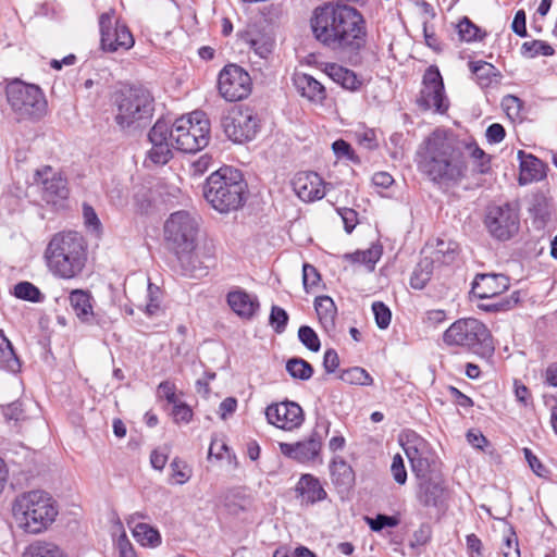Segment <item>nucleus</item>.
Returning <instances> with one entry per match:
<instances>
[{
    "instance_id": "16",
    "label": "nucleus",
    "mask_w": 557,
    "mask_h": 557,
    "mask_svg": "<svg viewBox=\"0 0 557 557\" xmlns=\"http://www.w3.org/2000/svg\"><path fill=\"white\" fill-rule=\"evenodd\" d=\"M218 88L226 101H239L250 94V76L240 66L228 64L219 74Z\"/></svg>"
},
{
    "instance_id": "4",
    "label": "nucleus",
    "mask_w": 557,
    "mask_h": 557,
    "mask_svg": "<svg viewBox=\"0 0 557 557\" xmlns=\"http://www.w3.org/2000/svg\"><path fill=\"white\" fill-rule=\"evenodd\" d=\"M416 479V498L423 507L440 508L448 499V488L441 471V462L430 444L413 436L404 445Z\"/></svg>"
},
{
    "instance_id": "28",
    "label": "nucleus",
    "mask_w": 557,
    "mask_h": 557,
    "mask_svg": "<svg viewBox=\"0 0 557 557\" xmlns=\"http://www.w3.org/2000/svg\"><path fill=\"white\" fill-rule=\"evenodd\" d=\"M469 67L481 88L498 85L503 77L499 70L486 61H470Z\"/></svg>"
},
{
    "instance_id": "54",
    "label": "nucleus",
    "mask_w": 557,
    "mask_h": 557,
    "mask_svg": "<svg viewBox=\"0 0 557 557\" xmlns=\"http://www.w3.org/2000/svg\"><path fill=\"white\" fill-rule=\"evenodd\" d=\"M172 414L176 423H188L193 419V410L185 403L176 401L175 404H173Z\"/></svg>"
},
{
    "instance_id": "47",
    "label": "nucleus",
    "mask_w": 557,
    "mask_h": 557,
    "mask_svg": "<svg viewBox=\"0 0 557 557\" xmlns=\"http://www.w3.org/2000/svg\"><path fill=\"white\" fill-rule=\"evenodd\" d=\"M269 322L276 333H283L288 322V314L283 308L272 306Z\"/></svg>"
},
{
    "instance_id": "44",
    "label": "nucleus",
    "mask_w": 557,
    "mask_h": 557,
    "mask_svg": "<svg viewBox=\"0 0 557 557\" xmlns=\"http://www.w3.org/2000/svg\"><path fill=\"white\" fill-rule=\"evenodd\" d=\"M0 367L13 373L20 371L21 362L12 345L1 348Z\"/></svg>"
},
{
    "instance_id": "18",
    "label": "nucleus",
    "mask_w": 557,
    "mask_h": 557,
    "mask_svg": "<svg viewBox=\"0 0 557 557\" xmlns=\"http://www.w3.org/2000/svg\"><path fill=\"white\" fill-rule=\"evenodd\" d=\"M265 417L269 423L283 430H294L304 422L302 409L294 401H283L268 406Z\"/></svg>"
},
{
    "instance_id": "33",
    "label": "nucleus",
    "mask_w": 557,
    "mask_h": 557,
    "mask_svg": "<svg viewBox=\"0 0 557 557\" xmlns=\"http://www.w3.org/2000/svg\"><path fill=\"white\" fill-rule=\"evenodd\" d=\"M23 557H66L63 550L51 542L36 541L25 549Z\"/></svg>"
},
{
    "instance_id": "27",
    "label": "nucleus",
    "mask_w": 557,
    "mask_h": 557,
    "mask_svg": "<svg viewBox=\"0 0 557 557\" xmlns=\"http://www.w3.org/2000/svg\"><path fill=\"white\" fill-rule=\"evenodd\" d=\"M92 300L91 294L87 290L74 289L70 293L71 308L83 323H90L94 319Z\"/></svg>"
},
{
    "instance_id": "29",
    "label": "nucleus",
    "mask_w": 557,
    "mask_h": 557,
    "mask_svg": "<svg viewBox=\"0 0 557 557\" xmlns=\"http://www.w3.org/2000/svg\"><path fill=\"white\" fill-rule=\"evenodd\" d=\"M314 309L323 329L326 332L334 331L337 308L333 299L329 296L317 297L314 300Z\"/></svg>"
},
{
    "instance_id": "13",
    "label": "nucleus",
    "mask_w": 557,
    "mask_h": 557,
    "mask_svg": "<svg viewBox=\"0 0 557 557\" xmlns=\"http://www.w3.org/2000/svg\"><path fill=\"white\" fill-rule=\"evenodd\" d=\"M484 223L494 238L508 240L519 231V213L509 202L493 205L487 208Z\"/></svg>"
},
{
    "instance_id": "41",
    "label": "nucleus",
    "mask_w": 557,
    "mask_h": 557,
    "mask_svg": "<svg viewBox=\"0 0 557 557\" xmlns=\"http://www.w3.org/2000/svg\"><path fill=\"white\" fill-rule=\"evenodd\" d=\"M171 126L164 120H158L148 133L150 144H171Z\"/></svg>"
},
{
    "instance_id": "60",
    "label": "nucleus",
    "mask_w": 557,
    "mask_h": 557,
    "mask_svg": "<svg viewBox=\"0 0 557 557\" xmlns=\"http://www.w3.org/2000/svg\"><path fill=\"white\" fill-rule=\"evenodd\" d=\"M158 393L160 396L164 397L169 404H175L177 400L175 394V385L169 381H163L158 386Z\"/></svg>"
},
{
    "instance_id": "19",
    "label": "nucleus",
    "mask_w": 557,
    "mask_h": 557,
    "mask_svg": "<svg viewBox=\"0 0 557 557\" xmlns=\"http://www.w3.org/2000/svg\"><path fill=\"white\" fill-rule=\"evenodd\" d=\"M322 440L323 435L315 429L306 441L294 444L280 443V450L284 456L301 463L313 461L320 454Z\"/></svg>"
},
{
    "instance_id": "48",
    "label": "nucleus",
    "mask_w": 557,
    "mask_h": 557,
    "mask_svg": "<svg viewBox=\"0 0 557 557\" xmlns=\"http://www.w3.org/2000/svg\"><path fill=\"white\" fill-rule=\"evenodd\" d=\"M370 529L374 532H380L384 528H395L398 525L399 520L395 516H387L379 513L375 518H367Z\"/></svg>"
},
{
    "instance_id": "49",
    "label": "nucleus",
    "mask_w": 557,
    "mask_h": 557,
    "mask_svg": "<svg viewBox=\"0 0 557 557\" xmlns=\"http://www.w3.org/2000/svg\"><path fill=\"white\" fill-rule=\"evenodd\" d=\"M321 280V275L317 268L309 263L302 265V284L306 292L315 287Z\"/></svg>"
},
{
    "instance_id": "39",
    "label": "nucleus",
    "mask_w": 557,
    "mask_h": 557,
    "mask_svg": "<svg viewBox=\"0 0 557 557\" xmlns=\"http://www.w3.org/2000/svg\"><path fill=\"white\" fill-rule=\"evenodd\" d=\"M14 296L16 298L32 301V302H39L44 298L41 292L38 287H36L30 282H20L14 286Z\"/></svg>"
},
{
    "instance_id": "7",
    "label": "nucleus",
    "mask_w": 557,
    "mask_h": 557,
    "mask_svg": "<svg viewBox=\"0 0 557 557\" xmlns=\"http://www.w3.org/2000/svg\"><path fill=\"white\" fill-rule=\"evenodd\" d=\"M12 512L22 530L38 534L54 522L58 508L47 492L35 490L18 495L13 502Z\"/></svg>"
},
{
    "instance_id": "40",
    "label": "nucleus",
    "mask_w": 557,
    "mask_h": 557,
    "mask_svg": "<svg viewBox=\"0 0 557 557\" xmlns=\"http://www.w3.org/2000/svg\"><path fill=\"white\" fill-rule=\"evenodd\" d=\"M522 54L528 58H534L536 55L549 57L555 53L554 48L542 40L525 41L521 47Z\"/></svg>"
},
{
    "instance_id": "9",
    "label": "nucleus",
    "mask_w": 557,
    "mask_h": 557,
    "mask_svg": "<svg viewBox=\"0 0 557 557\" xmlns=\"http://www.w3.org/2000/svg\"><path fill=\"white\" fill-rule=\"evenodd\" d=\"M443 342L450 347L465 348L480 357L494 352L491 332L478 319L465 318L455 321L443 334Z\"/></svg>"
},
{
    "instance_id": "32",
    "label": "nucleus",
    "mask_w": 557,
    "mask_h": 557,
    "mask_svg": "<svg viewBox=\"0 0 557 557\" xmlns=\"http://www.w3.org/2000/svg\"><path fill=\"white\" fill-rule=\"evenodd\" d=\"M433 274V259L423 258L419 261L410 276V286L414 289H423Z\"/></svg>"
},
{
    "instance_id": "55",
    "label": "nucleus",
    "mask_w": 557,
    "mask_h": 557,
    "mask_svg": "<svg viewBox=\"0 0 557 557\" xmlns=\"http://www.w3.org/2000/svg\"><path fill=\"white\" fill-rule=\"evenodd\" d=\"M83 216L85 225L92 231L99 232L101 230V222L95 211V209L88 205H83Z\"/></svg>"
},
{
    "instance_id": "25",
    "label": "nucleus",
    "mask_w": 557,
    "mask_h": 557,
    "mask_svg": "<svg viewBox=\"0 0 557 557\" xmlns=\"http://www.w3.org/2000/svg\"><path fill=\"white\" fill-rule=\"evenodd\" d=\"M296 492L306 504H314L326 498L327 494L318 478L302 474L296 485Z\"/></svg>"
},
{
    "instance_id": "61",
    "label": "nucleus",
    "mask_w": 557,
    "mask_h": 557,
    "mask_svg": "<svg viewBox=\"0 0 557 557\" xmlns=\"http://www.w3.org/2000/svg\"><path fill=\"white\" fill-rule=\"evenodd\" d=\"M525 18V12L523 10H519L516 12L511 24L512 32L520 37H525L528 35Z\"/></svg>"
},
{
    "instance_id": "24",
    "label": "nucleus",
    "mask_w": 557,
    "mask_h": 557,
    "mask_svg": "<svg viewBox=\"0 0 557 557\" xmlns=\"http://www.w3.org/2000/svg\"><path fill=\"white\" fill-rule=\"evenodd\" d=\"M227 304L231 309L243 319H251L259 310L257 297L249 295L245 290H235L227 294Z\"/></svg>"
},
{
    "instance_id": "35",
    "label": "nucleus",
    "mask_w": 557,
    "mask_h": 557,
    "mask_svg": "<svg viewBox=\"0 0 557 557\" xmlns=\"http://www.w3.org/2000/svg\"><path fill=\"white\" fill-rule=\"evenodd\" d=\"M459 251V245L453 240L437 239L434 258L442 263L449 264L454 262Z\"/></svg>"
},
{
    "instance_id": "63",
    "label": "nucleus",
    "mask_w": 557,
    "mask_h": 557,
    "mask_svg": "<svg viewBox=\"0 0 557 557\" xmlns=\"http://www.w3.org/2000/svg\"><path fill=\"white\" fill-rule=\"evenodd\" d=\"M237 408V399L234 397H226L222 400L219 407V413L221 419L225 420L228 414L235 412Z\"/></svg>"
},
{
    "instance_id": "21",
    "label": "nucleus",
    "mask_w": 557,
    "mask_h": 557,
    "mask_svg": "<svg viewBox=\"0 0 557 557\" xmlns=\"http://www.w3.org/2000/svg\"><path fill=\"white\" fill-rule=\"evenodd\" d=\"M293 188L297 196L304 201L322 199L325 195L323 181L314 172L297 174L293 181Z\"/></svg>"
},
{
    "instance_id": "58",
    "label": "nucleus",
    "mask_w": 557,
    "mask_h": 557,
    "mask_svg": "<svg viewBox=\"0 0 557 557\" xmlns=\"http://www.w3.org/2000/svg\"><path fill=\"white\" fill-rule=\"evenodd\" d=\"M471 157L474 160L479 161L478 169L479 172L485 174L490 170V157L482 150L480 147L474 146L471 151Z\"/></svg>"
},
{
    "instance_id": "64",
    "label": "nucleus",
    "mask_w": 557,
    "mask_h": 557,
    "mask_svg": "<svg viewBox=\"0 0 557 557\" xmlns=\"http://www.w3.org/2000/svg\"><path fill=\"white\" fill-rule=\"evenodd\" d=\"M515 395L517 400L524 406L531 404V395L529 388L525 385L518 383V381L515 382Z\"/></svg>"
},
{
    "instance_id": "20",
    "label": "nucleus",
    "mask_w": 557,
    "mask_h": 557,
    "mask_svg": "<svg viewBox=\"0 0 557 557\" xmlns=\"http://www.w3.org/2000/svg\"><path fill=\"white\" fill-rule=\"evenodd\" d=\"M509 280L504 274H478L472 283V293L481 299L493 298L508 289Z\"/></svg>"
},
{
    "instance_id": "22",
    "label": "nucleus",
    "mask_w": 557,
    "mask_h": 557,
    "mask_svg": "<svg viewBox=\"0 0 557 557\" xmlns=\"http://www.w3.org/2000/svg\"><path fill=\"white\" fill-rule=\"evenodd\" d=\"M520 161L519 184L528 185L540 182L546 177L545 163L531 153L519 150L517 153Z\"/></svg>"
},
{
    "instance_id": "38",
    "label": "nucleus",
    "mask_w": 557,
    "mask_h": 557,
    "mask_svg": "<svg viewBox=\"0 0 557 557\" xmlns=\"http://www.w3.org/2000/svg\"><path fill=\"white\" fill-rule=\"evenodd\" d=\"M175 144H151V149L148 151V158L154 164H166L173 157L172 148Z\"/></svg>"
},
{
    "instance_id": "50",
    "label": "nucleus",
    "mask_w": 557,
    "mask_h": 557,
    "mask_svg": "<svg viewBox=\"0 0 557 557\" xmlns=\"http://www.w3.org/2000/svg\"><path fill=\"white\" fill-rule=\"evenodd\" d=\"M502 107L506 114L511 120H515L520 116V112L522 110V101L513 95H507L502 100Z\"/></svg>"
},
{
    "instance_id": "45",
    "label": "nucleus",
    "mask_w": 557,
    "mask_h": 557,
    "mask_svg": "<svg viewBox=\"0 0 557 557\" xmlns=\"http://www.w3.org/2000/svg\"><path fill=\"white\" fill-rule=\"evenodd\" d=\"M299 341L311 351H319L321 347L320 339L314 330L308 325H302L298 330Z\"/></svg>"
},
{
    "instance_id": "2",
    "label": "nucleus",
    "mask_w": 557,
    "mask_h": 557,
    "mask_svg": "<svg viewBox=\"0 0 557 557\" xmlns=\"http://www.w3.org/2000/svg\"><path fill=\"white\" fill-rule=\"evenodd\" d=\"M417 164L436 184H458L467 176V157L461 144L438 129L419 147Z\"/></svg>"
},
{
    "instance_id": "6",
    "label": "nucleus",
    "mask_w": 557,
    "mask_h": 557,
    "mask_svg": "<svg viewBox=\"0 0 557 557\" xmlns=\"http://www.w3.org/2000/svg\"><path fill=\"white\" fill-rule=\"evenodd\" d=\"M247 184L240 171L223 166L209 175L203 197L220 213L238 210L246 201Z\"/></svg>"
},
{
    "instance_id": "26",
    "label": "nucleus",
    "mask_w": 557,
    "mask_h": 557,
    "mask_svg": "<svg viewBox=\"0 0 557 557\" xmlns=\"http://www.w3.org/2000/svg\"><path fill=\"white\" fill-rule=\"evenodd\" d=\"M325 74L336 84L341 85L343 88L356 91L361 85L362 81L357 76V74L339 64L336 63H326L324 67Z\"/></svg>"
},
{
    "instance_id": "8",
    "label": "nucleus",
    "mask_w": 557,
    "mask_h": 557,
    "mask_svg": "<svg viewBox=\"0 0 557 557\" xmlns=\"http://www.w3.org/2000/svg\"><path fill=\"white\" fill-rule=\"evenodd\" d=\"M153 97L143 86H129L115 95L114 122L122 131L136 128L148 121L154 111Z\"/></svg>"
},
{
    "instance_id": "43",
    "label": "nucleus",
    "mask_w": 557,
    "mask_h": 557,
    "mask_svg": "<svg viewBox=\"0 0 557 557\" xmlns=\"http://www.w3.org/2000/svg\"><path fill=\"white\" fill-rule=\"evenodd\" d=\"M457 28L463 41L471 42L482 38L481 29L466 16L458 23Z\"/></svg>"
},
{
    "instance_id": "62",
    "label": "nucleus",
    "mask_w": 557,
    "mask_h": 557,
    "mask_svg": "<svg viewBox=\"0 0 557 557\" xmlns=\"http://www.w3.org/2000/svg\"><path fill=\"white\" fill-rule=\"evenodd\" d=\"M467 441L471 446L481 450H485V447L490 445L488 441L481 432L469 431L467 433Z\"/></svg>"
},
{
    "instance_id": "10",
    "label": "nucleus",
    "mask_w": 557,
    "mask_h": 557,
    "mask_svg": "<svg viewBox=\"0 0 557 557\" xmlns=\"http://www.w3.org/2000/svg\"><path fill=\"white\" fill-rule=\"evenodd\" d=\"M171 140L174 148L186 153H195L208 146L210 122L203 111H194L187 116L176 119L171 126Z\"/></svg>"
},
{
    "instance_id": "46",
    "label": "nucleus",
    "mask_w": 557,
    "mask_h": 557,
    "mask_svg": "<svg viewBox=\"0 0 557 557\" xmlns=\"http://www.w3.org/2000/svg\"><path fill=\"white\" fill-rule=\"evenodd\" d=\"M372 311L377 327L381 330L387 329L392 320L389 308L382 301H374L372 304Z\"/></svg>"
},
{
    "instance_id": "31",
    "label": "nucleus",
    "mask_w": 557,
    "mask_h": 557,
    "mask_svg": "<svg viewBox=\"0 0 557 557\" xmlns=\"http://www.w3.org/2000/svg\"><path fill=\"white\" fill-rule=\"evenodd\" d=\"M127 524L133 525V535L143 546H158L161 543V536L158 530L151 525L143 522L134 523V517H132Z\"/></svg>"
},
{
    "instance_id": "57",
    "label": "nucleus",
    "mask_w": 557,
    "mask_h": 557,
    "mask_svg": "<svg viewBox=\"0 0 557 557\" xmlns=\"http://www.w3.org/2000/svg\"><path fill=\"white\" fill-rule=\"evenodd\" d=\"M506 136L504 126L499 123L491 124L486 129V139L491 144L500 143Z\"/></svg>"
},
{
    "instance_id": "1",
    "label": "nucleus",
    "mask_w": 557,
    "mask_h": 557,
    "mask_svg": "<svg viewBox=\"0 0 557 557\" xmlns=\"http://www.w3.org/2000/svg\"><path fill=\"white\" fill-rule=\"evenodd\" d=\"M310 24L314 38L335 53L357 57L367 45L366 20L348 3L330 1L317 7Z\"/></svg>"
},
{
    "instance_id": "59",
    "label": "nucleus",
    "mask_w": 557,
    "mask_h": 557,
    "mask_svg": "<svg viewBox=\"0 0 557 557\" xmlns=\"http://www.w3.org/2000/svg\"><path fill=\"white\" fill-rule=\"evenodd\" d=\"M339 366L338 354L334 349H327L323 357V368L326 373H333Z\"/></svg>"
},
{
    "instance_id": "23",
    "label": "nucleus",
    "mask_w": 557,
    "mask_h": 557,
    "mask_svg": "<svg viewBox=\"0 0 557 557\" xmlns=\"http://www.w3.org/2000/svg\"><path fill=\"white\" fill-rule=\"evenodd\" d=\"M293 81L296 89L302 97L317 103H322L325 100V87L313 76L306 73H296Z\"/></svg>"
},
{
    "instance_id": "15",
    "label": "nucleus",
    "mask_w": 557,
    "mask_h": 557,
    "mask_svg": "<svg viewBox=\"0 0 557 557\" xmlns=\"http://www.w3.org/2000/svg\"><path fill=\"white\" fill-rule=\"evenodd\" d=\"M114 10L99 16L101 48L107 52L128 50L134 46V37L125 24L116 22L113 25Z\"/></svg>"
},
{
    "instance_id": "56",
    "label": "nucleus",
    "mask_w": 557,
    "mask_h": 557,
    "mask_svg": "<svg viewBox=\"0 0 557 557\" xmlns=\"http://www.w3.org/2000/svg\"><path fill=\"white\" fill-rule=\"evenodd\" d=\"M523 454H524L525 460L528 461L532 471L539 476H544L546 473V468L539 460V458L532 453V450L530 448L525 447V448H523Z\"/></svg>"
},
{
    "instance_id": "12",
    "label": "nucleus",
    "mask_w": 557,
    "mask_h": 557,
    "mask_svg": "<svg viewBox=\"0 0 557 557\" xmlns=\"http://www.w3.org/2000/svg\"><path fill=\"white\" fill-rule=\"evenodd\" d=\"M224 134L234 143L252 140L259 131V121L249 108L234 107L221 117Z\"/></svg>"
},
{
    "instance_id": "3",
    "label": "nucleus",
    "mask_w": 557,
    "mask_h": 557,
    "mask_svg": "<svg viewBox=\"0 0 557 557\" xmlns=\"http://www.w3.org/2000/svg\"><path fill=\"white\" fill-rule=\"evenodd\" d=\"M164 239L171 251L174 252L181 263L183 273L196 276L203 270L196 260H211L214 257V245L207 242L197 245L199 232V218L187 210H180L170 214L164 226Z\"/></svg>"
},
{
    "instance_id": "51",
    "label": "nucleus",
    "mask_w": 557,
    "mask_h": 557,
    "mask_svg": "<svg viewBox=\"0 0 557 557\" xmlns=\"http://www.w3.org/2000/svg\"><path fill=\"white\" fill-rule=\"evenodd\" d=\"M391 473L395 482L399 485H404L407 482V470L405 468L404 459L399 454H396L393 457Z\"/></svg>"
},
{
    "instance_id": "17",
    "label": "nucleus",
    "mask_w": 557,
    "mask_h": 557,
    "mask_svg": "<svg viewBox=\"0 0 557 557\" xmlns=\"http://www.w3.org/2000/svg\"><path fill=\"white\" fill-rule=\"evenodd\" d=\"M34 180L41 186V197L47 203L57 205L67 198L66 180L51 166L36 170Z\"/></svg>"
},
{
    "instance_id": "42",
    "label": "nucleus",
    "mask_w": 557,
    "mask_h": 557,
    "mask_svg": "<svg viewBox=\"0 0 557 557\" xmlns=\"http://www.w3.org/2000/svg\"><path fill=\"white\" fill-rule=\"evenodd\" d=\"M172 479L176 484H185L191 478V468L178 457H175L170 463Z\"/></svg>"
},
{
    "instance_id": "11",
    "label": "nucleus",
    "mask_w": 557,
    "mask_h": 557,
    "mask_svg": "<svg viewBox=\"0 0 557 557\" xmlns=\"http://www.w3.org/2000/svg\"><path fill=\"white\" fill-rule=\"evenodd\" d=\"M5 95L17 121H36L46 114L47 100L37 85L14 79L7 85Z\"/></svg>"
},
{
    "instance_id": "53",
    "label": "nucleus",
    "mask_w": 557,
    "mask_h": 557,
    "mask_svg": "<svg viewBox=\"0 0 557 557\" xmlns=\"http://www.w3.org/2000/svg\"><path fill=\"white\" fill-rule=\"evenodd\" d=\"M337 212L342 218L345 231L350 234L358 224V213L350 208H338Z\"/></svg>"
},
{
    "instance_id": "52",
    "label": "nucleus",
    "mask_w": 557,
    "mask_h": 557,
    "mask_svg": "<svg viewBox=\"0 0 557 557\" xmlns=\"http://www.w3.org/2000/svg\"><path fill=\"white\" fill-rule=\"evenodd\" d=\"M332 149L337 158H345L347 160L359 162L358 157H356L354 149L350 144H348L344 139H337L332 144Z\"/></svg>"
},
{
    "instance_id": "5",
    "label": "nucleus",
    "mask_w": 557,
    "mask_h": 557,
    "mask_svg": "<svg viewBox=\"0 0 557 557\" xmlns=\"http://www.w3.org/2000/svg\"><path fill=\"white\" fill-rule=\"evenodd\" d=\"M45 259L54 276L73 278L83 271L87 261V243L78 232H59L49 240Z\"/></svg>"
},
{
    "instance_id": "14",
    "label": "nucleus",
    "mask_w": 557,
    "mask_h": 557,
    "mask_svg": "<svg viewBox=\"0 0 557 557\" xmlns=\"http://www.w3.org/2000/svg\"><path fill=\"white\" fill-rule=\"evenodd\" d=\"M417 103L424 111L434 109L438 113H445L448 110L449 103L445 95L443 77L437 66L431 65L425 70Z\"/></svg>"
},
{
    "instance_id": "36",
    "label": "nucleus",
    "mask_w": 557,
    "mask_h": 557,
    "mask_svg": "<svg viewBox=\"0 0 557 557\" xmlns=\"http://www.w3.org/2000/svg\"><path fill=\"white\" fill-rule=\"evenodd\" d=\"M339 379L351 385L369 386L373 383L372 376L361 367H352L342 371Z\"/></svg>"
},
{
    "instance_id": "30",
    "label": "nucleus",
    "mask_w": 557,
    "mask_h": 557,
    "mask_svg": "<svg viewBox=\"0 0 557 557\" xmlns=\"http://www.w3.org/2000/svg\"><path fill=\"white\" fill-rule=\"evenodd\" d=\"M332 482L339 487L348 488L355 481L352 468L343 459L334 458L330 465Z\"/></svg>"
},
{
    "instance_id": "34",
    "label": "nucleus",
    "mask_w": 557,
    "mask_h": 557,
    "mask_svg": "<svg viewBox=\"0 0 557 557\" xmlns=\"http://www.w3.org/2000/svg\"><path fill=\"white\" fill-rule=\"evenodd\" d=\"M381 256L382 247L380 245H373L367 250H358L354 253H347L345 258L356 263L366 264L368 269L372 271L374 269L375 263L380 260Z\"/></svg>"
},
{
    "instance_id": "37",
    "label": "nucleus",
    "mask_w": 557,
    "mask_h": 557,
    "mask_svg": "<svg viewBox=\"0 0 557 557\" xmlns=\"http://www.w3.org/2000/svg\"><path fill=\"white\" fill-rule=\"evenodd\" d=\"M286 371L293 379L308 381L313 374L312 366L301 358H290L286 362Z\"/></svg>"
}]
</instances>
